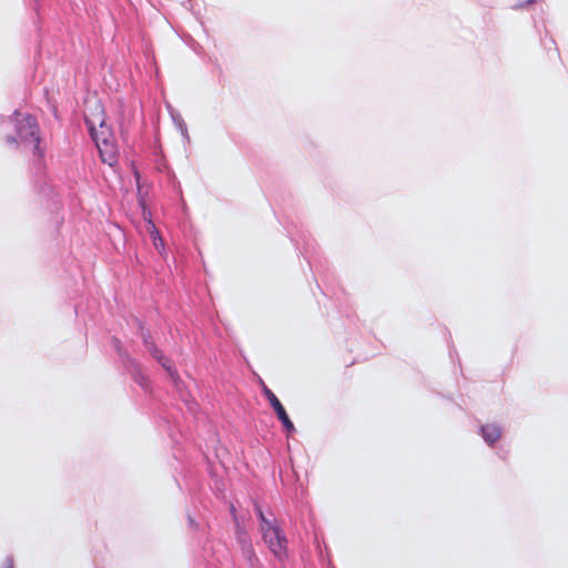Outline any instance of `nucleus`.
I'll list each match as a JSON object with an SVG mask.
<instances>
[{
  "label": "nucleus",
  "instance_id": "1",
  "mask_svg": "<svg viewBox=\"0 0 568 568\" xmlns=\"http://www.w3.org/2000/svg\"><path fill=\"white\" fill-rule=\"evenodd\" d=\"M84 119L102 162L113 166L118 162L119 150L111 129L105 124L104 109L99 100H85Z\"/></svg>",
  "mask_w": 568,
  "mask_h": 568
},
{
  "label": "nucleus",
  "instance_id": "2",
  "mask_svg": "<svg viewBox=\"0 0 568 568\" xmlns=\"http://www.w3.org/2000/svg\"><path fill=\"white\" fill-rule=\"evenodd\" d=\"M260 528L262 538L272 554L281 561L287 559V539L280 526L276 524V520Z\"/></svg>",
  "mask_w": 568,
  "mask_h": 568
},
{
  "label": "nucleus",
  "instance_id": "3",
  "mask_svg": "<svg viewBox=\"0 0 568 568\" xmlns=\"http://www.w3.org/2000/svg\"><path fill=\"white\" fill-rule=\"evenodd\" d=\"M17 135L21 142L33 144L34 150L39 152V126L36 118L31 115L17 114L16 116Z\"/></svg>",
  "mask_w": 568,
  "mask_h": 568
},
{
  "label": "nucleus",
  "instance_id": "4",
  "mask_svg": "<svg viewBox=\"0 0 568 568\" xmlns=\"http://www.w3.org/2000/svg\"><path fill=\"white\" fill-rule=\"evenodd\" d=\"M263 393L267 400L270 402L271 406L273 407L274 412L276 413L277 418L283 424L284 428L288 433H293L295 430V427L290 419L284 406L280 402V399L275 396V394L266 386L263 387Z\"/></svg>",
  "mask_w": 568,
  "mask_h": 568
},
{
  "label": "nucleus",
  "instance_id": "5",
  "mask_svg": "<svg viewBox=\"0 0 568 568\" xmlns=\"http://www.w3.org/2000/svg\"><path fill=\"white\" fill-rule=\"evenodd\" d=\"M481 434L484 439L491 445L500 438L501 430L498 426L488 424L481 427Z\"/></svg>",
  "mask_w": 568,
  "mask_h": 568
},
{
  "label": "nucleus",
  "instance_id": "6",
  "mask_svg": "<svg viewBox=\"0 0 568 568\" xmlns=\"http://www.w3.org/2000/svg\"><path fill=\"white\" fill-rule=\"evenodd\" d=\"M159 363L163 366V368L170 374L171 378L176 382L180 379L178 372L174 369L171 361L166 358L161 352L158 356H154Z\"/></svg>",
  "mask_w": 568,
  "mask_h": 568
},
{
  "label": "nucleus",
  "instance_id": "7",
  "mask_svg": "<svg viewBox=\"0 0 568 568\" xmlns=\"http://www.w3.org/2000/svg\"><path fill=\"white\" fill-rule=\"evenodd\" d=\"M148 231L150 232L154 247L159 251L161 248H163V246H164L163 240H162L159 231L156 230L155 225L151 221H149V223H148Z\"/></svg>",
  "mask_w": 568,
  "mask_h": 568
},
{
  "label": "nucleus",
  "instance_id": "8",
  "mask_svg": "<svg viewBox=\"0 0 568 568\" xmlns=\"http://www.w3.org/2000/svg\"><path fill=\"white\" fill-rule=\"evenodd\" d=\"M235 526H236V531H235L236 539H237V542L241 545V548L245 547L246 544H252L250 540L248 534L246 532L244 527L241 526L240 523L235 524Z\"/></svg>",
  "mask_w": 568,
  "mask_h": 568
},
{
  "label": "nucleus",
  "instance_id": "9",
  "mask_svg": "<svg viewBox=\"0 0 568 568\" xmlns=\"http://www.w3.org/2000/svg\"><path fill=\"white\" fill-rule=\"evenodd\" d=\"M241 549L244 558L251 566H254V564L258 561L252 544H246L245 547H242Z\"/></svg>",
  "mask_w": 568,
  "mask_h": 568
},
{
  "label": "nucleus",
  "instance_id": "10",
  "mask_svg": "<svg viewBox=\"0 0 568 568\" xmlns=\"http://www.w3.org/2000/svg\"><path fill=\"white\" fill-rule=\"evenodd\" d=\"M142 338H143V342L146 346V348L149 349V352L153 355V356H158V354H160V349L155 346L154 342L152 341L151 336L149 333H143L142 334Z\"/></svg>",
  "mask_w": 568,
  "mask_h": 568
},
{
  "label": "nucleus",
  "instance_id": "11",
  "mask_svg": "<svg viewBox=\"0 0 568 568\" xmlns=\"http://www.w3.org/2000/svg\"><path fill=\"white\" fill-rule=\"evenodd\" d=\"M255 510H256L257 516H258V518H260L261 527H264V526H266V525H268V524H271V523H273V521H274V520L268 519V518L264 515L263 510L261 509V507H260V505H258L257 503H255Z\"/></svg>",
  "mask_w": 568,
  "mask_h": 568
},
{
  "label": "nucleus",
  "instance_id": "12",
  "mask_svg": "<svg viewBox=\"0 0 568 568\" xmlns=\"http://www.w3.org/2000/svg\"><path fill=\"white\" fill-rule=\"evenodd\" d=\"M230 511H231V515L233 517L234 523L237 524L239 519H237V516H236V509H235L234 505H231Z\"/></svg>",
  "mask_w": 568,
  "mask_h": 568
},
{
  "label": "nucleus",
  "instance_id": "13",
  "mask_svg": "<svg viewBox=\"0 0 568 568\" xmlns=\"http://www.w3.org/2000/svg\"><path fill=\"white\" fill-rule=\"evenodd\" d=\"M2 568H13V564L11 560H8Z\"/></svg>",
  "mask_w": 568,
  "mask_h": 568
},
{
  "label": "nucleus",
  "instance_id": "14",
  "mask_svg": "<svg viewBox=\"0 0 568 568\" xmlns=\"http://www.w3.org/2000/svg\"><path fill=\"white\" fill-rule=\"evenodd\" d=\"M8 141H9L10 143H14V142H16V139H14V138L9 136V138H8Z\"/></svg>",
  "mask_w": 568,
  "mask_h": 568
}]
</instances>
